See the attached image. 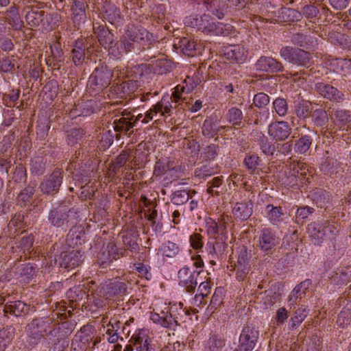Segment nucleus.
Returning a JSON list of instances; mask_svg holds the SVG:
<instances>
[{
	"label": "nucleus",
	"mask_w": 351,
	"mask_h": 351,
	"mask_svg": "<svg viewBox=\"0 0 351 351\" xmlns=\"http://www.w3.org/2000/svg\"><path fill=\"white\" fill-rule=\"evenodd\" d=\"M191 314L189 310L183 308L182 303L170 304L160 313H152L150 319L155 324L169 329L174 330L178 325V319H182L184 316Z\"/></svg>",
	"instance_id": "f257e3e1"
},
{
	"label": "nucleus",
	"mask_w": 351,
	"mask_h": 351,
	"mask_svg": "<svg viewBox=\"0 0 351 351\" xmlns=\"http://www.w3.org/2000/svg\"><path fill=\"white\" fill-rule=\"evenodd\" d=\"M201 32L210 36H232L235 33L234 27L228 23L217 22L209 14H204Z\"/></svg>",
	"instance_id": "f03ea898"
},
{
	"label": "nucleus",
	"mask_w": 351,
	"mask_h": 351,
	"mask_svg": "<svg viewBox=\"0 0 351 351\" xmlns=\"http://www.w3.org/2000/svg\"><path fill=\"white\" fill-rule=\"evenodd\" d=\"M307 232L313 243L319 245L322 243L324 237L328 236L330 238L337 230L335 224L325 221L321 224L316 222L311 223L308 226Z\"/></svg>",
	"instance_id": "7ed1b4c3"
},
{
	"label": "nucleus",
	"mask_w": 351,
	"mask_h": 351,
	"mask_svg": "<svg viewBox=\"0 0 351 351\" xmlns=\"http://www.w3.org/2000/svg\"><path fill=\"white\" fill-rule=\"evenodd\" d=\"M280 55L285 60L298 66H306L311 59L308 52L290 47H282Z\"/></svg>",
	"instance_id": "20e7f679"
},
{
	"label": "nucleus",
	"mask_w": 351,
	"mask_h": 351,
	"mask_svg": "<svg viewBox=\"0 0 351 351\" xmlns=\"http://www.w3.org/2000/svg\"><path fill=\"white\" fill-rule=\"evenodd\" d=\"M259 332L254 328L247 326L243 328L239 338L238 348L241 351H252L258 339Z\"/></svg>",
	"instance_id": "39448f33"
},
{
	"label": "nucleus",
	"mask_w": 351,
	"mask_h": 351,
	"mask_svg": "<svg viewBox=\"0 0 351 351\" xmlns=\"http://www.w3.org/2000/svg\"><path fill=\"white\" fill-rule=\"evenodd\" d=\"M199 271H191L189 267H184L178 271L179 284L184 287L188 293H193L197 286V276Z\"/></svg>",
	"instance_id": "423d86ee"
},
{
	"label": "nucleus",
	"mask_w": 351,
	"mask_h": 351,
	"mask_svg": "<svg viewBox=\"0 0 351 351\" xmlns=\"http://www.w3.org/2000/svg\"><path fill=\"white\" fill-rule=\"evenodd\" d=\"M62 173L59 170L54 171L46 180L41 182L40 189L46 194L56 193L62 183Z\"/></svg>",
	"instance_id": "0eeeda50"
},
{
	"label": "nucleus",
	"mask_w": 351,
	"mask_h": 351,
	"mask_svg": "<svg viewBox=\"0 0 351 351\" xmlns=\"http://www.w3.org/2000/svg\"><path fill=\"white\" fill-rule=\"evenodd\" d=\"M315 90L323 97L335 102L343 100V94L337 88L323 82L316 84Z\"/></svg>",
	"instance_id": "6e6552de"
},
{
	"label": "nucleus",
	"mask_w": 351,
	"mask_h": 351,
	"mask_svg": "<svg viewBox=\"0 0 351 351\" xmlns=\"http://www.w3.org/2000/svg\"><path fill=\"white\" fill-rule=\"evenodd\" d=\"M171 108L172 106L171 102L163 97L145 113L142 122L143 123H149L153 119L154 114H157L158 113H160L161 116H165L167 114L170 115Z\"/></svg>",
	"instance_id": "1a4fd4ad"
},
{
	"label": "nucleus",
	"mask_w": 351,
	"mask_h": 351,
	"mask_svg": "<svg viewBox=\"0 0 351 351\" xmlns=\"http://www.w3.org/2000/svg\"><path fill=\"white\" fill-rule=\"evenodd\" d=\"M291 128L287 122L276 121L269 125V134L276 141H283L291 134Z\"/></svg>",
	"instance_id": "9d476101"
},
{
	"label": "nucleus",
	"mask_w": 351,
	"mask_h": 351,
	"mask_svg": "<svg viewBox=\"0 0 351 351\" xmlns=\"http://www.w3.org/2000/svg\"><path fill=\"white\" fill-rule=\"evenodd\" d=\"M56 261L60 267L66 269H72L78 266L81 262V255L77 252L72 250L71 252H63L60 254Z\"/></svg>",
	"instance_id": "9b49d317"
},
{
	"label": "nucleus",
	"mask_w": 351,
	"mask_h": 351,
	"mask_svg": "<svg viewBox=\"0 0 351 351\" xmlns=\"http://www.w3.org/2000/svg\"><path fill=\"white\" fill-rule=\"evenodd\" d=\"M73 213V211L68 208L60 207L50 212L49 220L52 225L61 227L69 221L71 214Z\"/></svg>",
	"instance_id": "f8f14e48"
},
{
	"label": "nucleus",
	"mask_w": 351,
	"mask_h": 351,
	"mask_svg": "<svg viewBox=\"0 0 351 351\" xmlns=\"http://www.w3.org/2000/svg\"><path fill=\"white\" fill-rule=\"evenodd\" d=\"M279 243V239L269 228H264L259 237V246L263 252L271 251Z\"/></svg>",
	"instance_id": "ddd939ff"
},
{
	"label": "nucleus",
	"mask_w": 351,
	"mask_h": 351,
	"mask_svg": "<svg viewBox=\"0 0 351 351\" xmlns=\"http://www.w3.org/2000/svg\"><path fill=\"white\" fill-rule=\"evenodd\" d=\"M47 324L41 319H33L27 327L29 337L34 339L33 343L43 337L47 333Z\"/></svg>",
	"instance_id": "4468645a"
},
{
	"label": "nucleus",
	"mask_w": 351,
	"mask_h": 351,
	"mask_svg": "<svg viewBox=\"0 0 351 351\" xmlns=\"http://www.w3.org/2000/svg\"><path fill=\"white\" fill-rule=\"evenodd\" d=\"M256 67L257 70L266 72H278L283 71L282 63L271 57H261L256 62Z\"/></svg>",
	"instance_id": "2eb2a0df"
},
{
	"label": "nucleus",
	"mask_w": 351,
	"mask_h": 351,
	"mask_svg": "<svg viewBox=\"0 0 351 351\" xmlns=\"http://www.w3.org/2000/svg\"><path fill=\"white\" fill-rule=\"evenodd\" d=\"M108 73L103 68L95 69L89 77L92 84L95 86L94 90H100L108 84Z\"/></svg>",
	"instance_id": "dca6fc26"
},
{
	"label": "nucleus",
	"mask_w": 351,
	"mask_h": 351,
	"mask_svg": "<svg viewBox=\"0 0 351 351\" xmlns=\"http://www.w3.org/2000/svg\"><path fill=\"white\" fill-rule=\"evenodd\" d=\"M246 51L241 45H230L227 47L224 51V56L228 60L234 61L237 63H242L246 58Z\"/></svg>",
	"instance_id": "f3484780"
},
{
	"label": "nucleus",
	"mask_w": 351,
	"mask_h": 351,
	"mask_svg": "<svg viewBox=\"0 0 351 351\" xmlns=\"http://www.w3.org/2000/svg\"><path fill=\"white\" fill-rule=\"evenodd\" d=\"M114 130L118 132H128L134 127V123L130 116V112L124 110L121 112V117L114 121Z\"/></svg>",
	"instance_id": "a211bd4d"
},
{
	"label": "nucleus",
	"mask_w": 351,
	"mask_h": 351,
	"mask_svg": "<svg viewBox=\"0 0 351 351\" xmlns=\"http://www.w3.org/2000/svg\"><path fill=\"white\" fill-rule=\"evenodd\" d=\"M29 311V306L20 300L10 302L3 307L5 314L10 313L16 317L25 315L28 313Z\"/></svg>",
	"instance_id": "6ab92c4d"
},
{
	"label": "nucleus",
	"mask_w": 351,
	"mask_h": 351,
	"mask_svg": "<svg viewBox=\"0 0 351 351\" xmlns=\"http://www.w3.org/2000/svg\"><path fill=\"white\" fill-rule=\"evenodd\" d=\"M334 123L343 131L351 133V115L343 110H337L334 113Z\"/></svg>",
	"instance_id": "aec40b11"
},
{
	"label": "nucleus",
	"mask_w": 351,
	"mask_h": 351,
	"mask_svg": "<svg viewBox=\"0 0 351 351\" xmlns=\"http://www.w3.org/2000/svg\"><path fill=\"white\" fill-rule=\"evenodd\" d=\"M136 346L138 351H149V339L148 331L145 329L139 330L135 333L130 340Z\"/></svg>",
	"instance_id": "412c9836"
},
{
	"label": "nucleus",
	"mask_w": 351,
	"mask_h": 351,
	"mask_svg": "<svg viewBox=\"0 0 351 351\" xmlns=\"http://www.w3.org/2000/svg\"><path fill=\"white\" fill-rule=\"evenodd\" d=\"M206 228L208 234L214 239L226 235V227L224 221L217 222L210 218L206 221Z\"/></svg>",
	"instance_id": "4be33fe9"
},
{
	"label": "nucleus",
	"mask_w": 351,
	"mask_h": 351,
	"mask_svg": "<svg viewBox=\"0 0 351 351\" xmlns=\"http://www.w3.org/2000/svg\"><path fill=\"white\" fill-rule=\"evenodd\" d=\"M267 217L272 225H278L284 221L285 213L280 206L268 204L266 206Z\"/></svg>",
	"instance_id": "5701e85b"
},
{
	"label": "nucleus",
	"mask_w": 351,
	"mask_h": 351,
	"mask_svg": "<svg viewBox=\"0 0 351 351\" xmlns=\"http://www.w3.org/2000/svg\"><path fill=\"white\" fill-rule=\"evenodd\" d=\"M232 213L237 218L245 220L252 213V204L250 202L237 203L232 208Z\"/></svg>",
	"instance_id": "b1692460"
},
{
	"label": "nucleus",
	"mask_w": 351,
	"mask_h": 351,
	"mask_svg": "<svg viewBox=\"0 0 351 351\" xmlns=\"http://www.w3.org/2000/svg\"><path fill=\"white\" fill-rule=\"evenodd\" d=\"M180 47H182L183 52L189 56H193L202 49L200 44L197 43L193 39L190 40L187 38H183L180 40Z\"/></svg>",
	"instance_id": "393cba45"
},
{
	"label": "nucleus",
	"mask_w": 351,
	"mask_h": 351,
	"mask_svg": "<svg viewBox=\"0 0 351 351\" xmlns=\"http://www.w3.org/2000/svg\"><path fill=\"white\" fill-rule=\"evenodd\" d=\"M321 171L326 175L332 176L339 173L342 168L337 160L328 158L321 165Z\"/></svg>",
	"instance_id": "a878e982"
},
{
	"label": "nucleus",
	"mask_w": 351,
	"mask_h": 351,
	"mask_svg": "<svg viewBox=\"0 0 351 351\" xmlns=\"http://www.w3.org/2000/svg\"><path fill=\"white\" fill-rule=\"evenodd\" d=\"M138 88L136 82L132 80L125 81L116 86V91L121 97H126L133 93Z\"/></svg>",
	"instance_id": "bb28decb"
},
{
	"label": "nucleus",
	"mask_w": 351,
	"mask_h": 351,
	"mask_svg": "<svg viewBox=\"0 0 351 351\" xmlns=\"http://www.w3.org/2000/svg\"><path fill=\"white\" fill-rule=\"evenodd\" d=\"M14 330L12 327L0 330V351H4L12 342L14 335Z\"/></svg>",
	"instance_id": "cd10ccee"
},
{
	"label": "nucleus",
	"mask_w": 351,
	"mask_h": 351,
	"mask_svg": "<svg viewBox=\"0 0 351 351\" xmlns=\"http://www.w3.org/2000/svg\"><path fill=\"white\" fill-rule=\"evenodd\" d=\"M307 315V309L302 306L294 311L293 315L290 319V328L292 329L298 328L305 319Z\"/></svg>",
	"instance_id": "c85d7f7f"
},
{
	"label": "nucleus",
	"mask_w": 351,
	"mask_h": 351,
	"mask_svg": "<svg viewBox=\"0 0 351 351\" xmlns=\"http://www.w3.org/2000/svg\"><path fill=\"white\" fill-rule=\"evenodd\" d=\"M162 256L173 258L175 257L180 252V247L178 244L167 241L164 243L159 249Z\"/></svg>",
	"instance_id": "c756f323"
},
{
	"label": "nucleus",
	"mask_w": 351,
	"mask_h": 351,
	"mask_svg": "<svg viewBox=\"0 0 351 351\" xmlns=\"http://www.w3.org/2000/svg\"><path fill=\"white\" fill-rule=\"evenodd\" d=\"M128 36L134 42L149 39V32L143 27H133L129 31Z\"/></svg>",
	"instance_id": "7c9ffc66"
},
{
	"label": "nucleus",
	"mask_w": 351,
	"mask_h": 351,
	"mask_svg": "<svg viewBox=\"0 0 351 351\" xmlns=\"http://www.w3.org/2000/svg\"><path fill=\"white\" fill-rule=\"evenodd\" d=\"M73 19L75 22L80 23L81 21L85 22L86 12L84 4L80 1H75L72 5Z\"/></svg>",
	"instance_id": "2f4dec72"
},
{
	"label": "nucleus",
	"mask_w": 351,
	"mask_h": 351,
	"mask_svg": "<svg viewBox=\"0 0 351 351\" xmlns=\"http://www.w3.org/2000/svg\"><path fill=\"white\" fill-rule=\"evenodd\" d=\"M227 118L228 121L235 126L242 125L243 114L241 110L237 108H231L228 112Z\"/></svg>",
	"instance_id": "473e14b6"
},
{
	"label": "nucleus",
	"mask_w": 351,
	"mask_h": 351,
	"mask_svg": "<svg viewBox=\"0 0 351 351\" xmlns=\"http://www.w3.org/2000/svg\"><path fill=\"white\" fill-rule=\"evenodd\" d=\"M313 110L312 104L308 101H301L295 106V113L301 118L308 117Z\"/></svg>",
	"instance_id": "72a5a7b5"
},
{
	"label": "nucleus",
	"mask_w": 351,
	"mask_h": 351,
	"mask_svg": "<svg viewBox=\"0 0 351 351\" xmlns=\"http://www.w3.org/2000/svg\"><path fill=\"white\" fill-rule=\"evenodd\" d=\"M219 128L211 120L206 119L202 125V134L207 138L214 137L217 134Z\"/></svg>",
	"instance_id": "f704fd0d"
},
{
	"label": "nucleus",
	"mask_w": 351,
	"mask_h": 351,
	"mask_svg": "<svg viewBox=\"0 0 351 351\" xmlns=\"http://www.w3.org/2000/svg\"><path fill=\"white\" fill-rule=\"evenodd\" d=\"M43 14V11L30 10L27 12L25 20L28 25L36 27L42 21Z\"/></svg>",
	"instance_id": "c9c22d12"
},
{
	"label": "nucleus",
	"mask_w": 351,
	"mask_h": 351,
	"mask_svg": "<svg viewBox=\"0 0 351 351\" xmlns=\"http://www.w3.org/2000/svg\"><path fill=\"white\" fill-rule=\"evenodd\" d=\"M225 346V341L218 335H212L208 340L206 348L208 351H220Z\"/></svg>",
	"instance_id": "e433bc0d"
},
{
	"label": "nucleus",
	"mask_w": 351,
	"mask_h": 351,
	"mask_svg": "<svg viewBox=\"0 0 351 351\" xmlns=\"http://www.w3.org/2000/svg\"><path fill=\"white\" fill-rule=\"evenodd\" d=\"M311 145V139L304 136L298 139L295 144V151L298 154H306Z\"/></svg>",
	"instance_id": "4c0bfd02"
},
{
	"label": "nucleus",
	"mask_w": 351,
	"mask_h": 351,
	"mask_svg": "<svg viewBox=\"0 0 351 351\" xmlns=\"http://www.w3.org/2000/svg\"><path fill=\"white\" fill-rule=\"evenodd\" d=\"M204 21L203 15H193L186 16L184 19V24L186 26L196 28L198 31L201 32Z\"/></svg>",
	"instance_id": "58836bf2"
},
{
	"label": "nucleus",
	"mask_w": 351,
	"mask_h": 351,
	"mask_svg": "<svg viewBox=\"0 0 351 351\" xmlns=\"http://www.w3.org/2000/svg\"><path fill=\"white\" fill-rule=\"evenodd\" d=\"M8 23L13 27L18 28L21 26L22 21H21L19 12L16 8L11 7L7 12L6 15Z\"/></svg>",
	"instance_id": "ea45409f"
},
{
	"label": "nucleus",
	"mask_w": 351,
	"mask_h": 351,
	"mask_svg": "<svg viewBox=\"0 0 351 351\" xmlns=\"http://www.w3.org/2000/svg\"><path fill=\"white\" fill-rule=\"evenodd\" d=\"M313 121L317 125H324L328 121L326 112L322 108L315 110L311 114Z\"/></svg>",
	"instance_id": "a19ab883"
},
{
	"label": "nucleus",
	"mask_w": 351,
	"mask_h": 351,
	"mask_svg": "<svg viewBox=\"0 0 351 351\" xmlns=\"http://www.w3.org/2000/svg\"><path fill=\"white\" fill-rule=\"evenodd\" d=\"M293 42L300 47H308V46L313 45L314 40L310 36L302 34H298L293 36Z\"/></svg>",
	"instance_id": "79ce46f5"
},
{
	"label": "nucleus",
	"mask_w": 351,
	"mask_h": 351,
	"mask_svg": "<svg viewBox=\"0 0 351 351\" xmlns=\"http://www.w3.org/2000/svg\"><path fill=\"white\" fill-rule=\"evenodd\" d=\"M173 164L169 161L159 160L156 162L154 168V174L160 176L167 171L173 169Z\"/></svg>",
	"instance_id": "37998d69"
},
{
	"label": "nucleus",
	"mask_w": 351,
	"mask_h": 351,
	"mask_svg": "<svg viewBox=\"0 0 351 351\" xmlns=\"http://www.w3.org/2000/svg\"><path fill=\"white\" fill-rule=\"evenodd\" d=\"M193 89V86H189L187 84L184 85H178L175 87L174 91L172 93L171 97V99L177 103L181 99V95L182 93H190Z\"/></svg>",
	"instance_id": "c03bdc74"
},
{
	"label": "nucleus",
	"mask_w": 351,
	"mask_h": 351,
	"mask_svg": "<svg viewBox=\"0 0 351 351\" xmlns=\"http://www.w3.org/2000/svg\"><path fill=\"white\" fill-rule=\"evenodd\" d=\"M33 242L34 237L32 235H25L21 239L16 247L21 249L25 254L26 252L29 253Z\"/></svg>",
	"instance_id": "a18cd8bd"
},
{
	"label": "nucleus",
	"mask_w": 351,
	"mask_h": 351,
	"mask_svg": "<svg viewBox=\"0 0 351 351\" xmlns=\"http://www.w3.org/2000/svg\"><path fill=\"white\" fill-rule=\"evenodd\" d=\"M93 298L95 306H102L104 300L108 298L104 286L100 287L95 292L93 293Z\"/></svg>",
	"instance_id": "49530a36"
},
{
	"label": "nucleus",
	"mask_w": 351,
	"mask_h": 351,
	"mask_svg": "<svg viewBox=\"0 0 351 351\" xmlns=\"http://www.w3.org/2000/svg\"><path fill=\"white\" fill-rule=\"evenodd\" d=\"M274 108L279 116H285L288 110L287 103L285 99L277 98L273 103Z\"/></svg>",
	"instance_id": "de8ad7c7"
},
{
	"label": "nucleus",
	"mask_w": 351,
	"mask_h": 351,
	"mask_svg": "<svg viewBox=\"0 0 351 351\" xmlns=\"http://www.w3.org/2000/svg\"><path fill=\"white\" fill-rule=\"evenodd\" d=\"M314 211L313 208L309 206H303L298 208L295 213V222L300 223L301 220L306 219Z\"/></svg>",
	"instance_id": "09e8293b"
},
{
	"label": "nucleus",
	"mask_w": 351,
	"mask_h": 351,
	"mask_svg": "<svg viewBox=\"0 0 351 351\" xmlns=\"http://www.w3.org/2000/svg\"><path fill=\"white\" fill-rule=\"evenodd\" d=\"M34 186H27L18 195V201L25 204L26 202H27L29 200V199L32 197V195L34 193Z\"/></svg>",
	"instance_id": "8fccbe9b"
},
{
	"label": "nucleus",
	"mask_w": 351,
	"mask_h": 351,
	"mask_svg": "<svg viewBox=\"0 0 351 351\" xmlns=\"http://www.w3.org/2000/svg\"><path fill=\"white\" fill-rule=\"evenodd\" d=\"M189 199V193L185 191H178L176 192L172 197L174 204L181 205L186 203Z\"/></svg>",
	"instance_id": "3c124183"
},
{
	"label": "nucleus",
	"mask_w": 351,
	"mask_h": 351,
	"mask_svg": "<svg viewBox=\"0 0 351 351\" xmlns=\"http://www.w3.org/2000/svg\"><path fill=\"white\" fill-rule=\"evenodd\" d=\"M253 101L255 106L261 108L269 104V98L265 93H259L254 96Z\"/></svg>",
	"instance_id": "603ef678"
},
{
	"label": "nucleus",
	"mask_w": 351,
	"mask_h": 351,
	"mask_svg": "<svg viewBox=\"0 0 351 351\" xmlns=\"http://www.w3.org/2000/svg\"><path fill=\"white\" fill-rule=\"evenodd\" d=\"M282 14H283V18L289 21H298L300 18V13L291 8L282 9Z\"/></svg>",
	"instance_id": "864d4df0"
},
{
	"label": "nucleus",
	"mask_w": 351,
	"mask_h": 351,
	"mask_svg": "<svg viewBox=\"0 0 351 351\" xmlns=\"http://www.w3.org/2000/svg\"><path fill=\"white\" fill-rule=\"evenodd\" d=\"M226 236L223 235L220 237H217V239H215L216 241L213 243L218 256L223 254L227 248V244L226 243Z\"/></svg>",
	"instance_id": "5fc2aeb1"
},
{
	"label": "nucleus",
	"mask_w": 351,
	"mask_h": 351,
	"mask_svg": "<svg viewBox=\"0 0 351 351\" xmlns=\"http://www.w3.org/2000/svg\"><path fill=\"white\" fill-rule=\"evenodd\" d=\"M217 146L210 145L205 147L202 153V156L205 160H213L217 154Z\"/></svg>",
	"instance_id": "6e6d98bb"
},
{
	"label": "nucleus",
	"mask_w": 351,
	"mask_h": 351,
	"mask_svg": "<svg viewBox=\"0 0 351 351\" xmlns=\"http://www.w3.org/2000/svg\"><path fill=\"white\" fill-rule=\"evenodd\" d=\"M310 285L309 280H306L301 282L300 285L296 286L292 292L294 293L299 298V300H300L303 296L306 295V291L308 289V286Z\"/></svg>",
	"instance_id": "4d7b16f0"
},
{
	"label": "nucleus",
	"mask_w": 351,
	"mask_h": 351,
	"mask_svg": "<svg viewBox=\"0 0 351 351\" xmlns=\"http://www.w3.org/2000/svg\"><path fill=\"white\" fill-rule=\"evenodd\" d=\"M214 173V170L207 165H204L199 168H197L195 171V176L199 178H206Z\"/></svg>",
	"instance_id": "13d9d810"
},
{
	"label": "nucleus",
	"mask_w": 351,
	"mask_h": 351,
	"mask_svg": "<svg viewBox=\"0 0 351 351\" xmlns=\"http://www.w3.org/2000/svg\"><path fill=\"white\" fill-rule=\"evenodd\" d=\"M19 271L21 276L29 279L34 275L35 268L30 263H25L21 265Z\"/></svg>",
	"instance_id": "bf43d9fd"
},
{
	"label": "nucleus",
	"mask_w": 351,
	"mask_h": 351,
	"mask_svg": "<svg viewBox=\"0 0 351 351\" xmlns=\"http://www.w3.org/2000/svg\"><path fill=\"white\" fill-rule=\"evenodd\" d=\"M31 169L38 174H40L44 170V163L43 159L37 157L30 161Z\"/></svg>",
	"instance_id": "052dcab7"
},
{
	"label": "nucleus",
	"mask_w": 351,
	"mask_h": 351,
	"mask_svg": "<svg viewBox=\"0 0 351 351\" xmlns=\"http://www.w3.org/2000/svg\"><path fill=\"white\" fill-rule=\"evenodd\" d=\"M130 158V152H123L114 161V168H120L125 165Z\"/></svg>",
	"instance_id": "680f3d73"
},
{
	"label": "nucleus",
	"mask_w": 351,
	"mask_h": 351,
	"mask_svg": "<svg viewBox=\"0 0 351 351\" xmlns=\"http://www.w3.org/2000/svg\"><path fill=\"white\" fill-rule=\"evenodd\" d=\"M14 68V60L5 58L0 62V70L4 73L12 72Z\"/></svg>",
	"instance_id": "e2e57ef3"
},
{
	"label": "nucleus",
	"mask_w": 351,
	"mask_h": 351,
	"mask_svg": "<svg viewBox=\"0 0 351 351\" xmlns=\"http://www.w3.org/2000/svg\"><path fill=\"white\" fill-rule=\"evenodd\" d=\"M73 53V60L74 63L77 64H80L84 60L85 53L84 51L82 50L80 47H75L72 51Z\"/></svg>",
	"instance_id": "0e129e2a"
},
{
	"label": "nucleus",
	"mask_w": 351,
	"mask_h": 351,
	"mask_svg": "<svg viewBox=\"0 0 351 351\" xmlns=\"http://www.w3.org/2000/svg\"><path fill=\"white\" fill-rule=\"evenodd\" d=\"M244 163L248 169L254 170L258 165V157L256 155H250L245 157Z\"/></svg>",
	"instance_id": "69168bd1"
},
{
	"label": "nucleus",
	"mask_w": 351,
	"mask_h": 351,
	"mask_svg": "<svg viewBox=\"0 0 351 351\" xmlns=\"http://www.w3.org/2000/svg\"><path fill=\"white\" fill-rule=\"evenodd\" d=\"M288 317V311L285 307H280L276 311L275 319L278 324H282Z\"/></svg>",
	"instance_id": "338daca9"
},
{
	"label": "nucleus",
	"mask_w": 351,
	"mask_h": 351,
	"mask_svg": "<svg viewBox=\"0 0 351 351\" xmlns=\"http://www.w3.org/2000/svg\"><path fill=\"white\" fill-rule=\"evenodd\" d=\"M97 259L99 263L104 267H106L112 261L111 257H108V253L106 247L98 253Z\"/></svg>",
	"instance_id": "774afa93"
}]
</instances>
